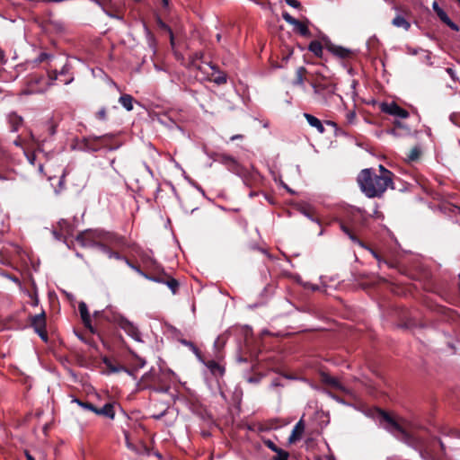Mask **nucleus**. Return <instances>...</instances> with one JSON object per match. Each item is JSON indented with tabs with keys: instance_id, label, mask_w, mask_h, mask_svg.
Instances as JSON below:
<instances>
[{
	"instance_id": "obj_1",
	"label": "nucleus",
	"mask_w": 460,
	"mask_h": 460,
	"mask_svg": "<svg viewBox=\"0 0 460 460\" xmlns=\"http://www.w3.org/2000/svg\"><path fill=\"white\" fill-rule=\"evenodd\" d=\"M357 181L361 191L367 198H380L385 190L393 188V179L378 176L371 168L363 169L358 175Z\"/></svg>"
},
{
	"instance_id": "obj_2",
	"label": "nucleus",
	"mask_w": 460,
	"mask_h": 460,
	"mask_svg": "<svg viewBox=\"0 0 460 460\" xmlns=\"http://www.w3.org/2000/svg\"><path fill=\"white\" fill-rule=\"evenodd\" d=\"M57 79L58 75L56 71L49 73L48 78L41 75H33L28 80L26 87L22 90V93L33 94L44 93Z\"/></svg>"
},
{
	"instance_id": "obj_3",
	"label": "nucleus",
	"mask_w": 460,
	"mask_h": 460,
	"mask_svg": "<svg viewBox=\"0 0 460 460\" xmlns=\"http://www.w3.org/2000/svg\"><path fill=\"white\" fill-rule=\"evenodd\" d=\"M168 374L158 375L155 371L145 374L141 379V382L145 384L144 388H152L156 392L167 393L170 389L169 385L164 384V379Z\"/></svg>"
},
{
	"instance_id": "obj_4",
	"label": "nucleus",
	"mask_w": 460,
	"mask_h": 460,
	"mask_svg": "<svg viewBox=\"0 0 460 460\" xmlns=\"http://www.w3.org/2000/svg\"><path fill=\"white\" fill-rule=\"evenodd\" d=\"M379 109L382 112L395 118L394 126L396 128H405L407 131H410L409 128L404 127L402 122L397 120V119H407L410 116L409 112L406 110L400 107L394 102H382L379 105Z\"/></svg>"
},
{
	"instance_id": "obj_5",
	"label": "nucleus",
	"mask_w": 460,
	"mask_h": 460,
	"mask_svg": "<svg viewBox=\"0 0 460 460\" xmlns=\"http://www.w3.org/2000/svg\"><path fill=\"white\" fill-rule=\"evenodd\" d=\"M314 101L320 104H328L334 94V87L330 84L313 83Z\"/></svg>"
},
{
	"instance_id": "obj_6",
	"label": "nucleus",
	"mask_w": 460,
	"mask_h": 460,
	"mask_svg": "<svg viewBox=\"0 0 460 460\" xmlns=\"http://www.w3.org/2000/svg\"><path fill=\"white\" fill-rule=\"evenodd\" d=\"M31 324L40 337L46 341L48 340V334L46 332L45 313L42 311L40 314L31 316Z\"/></svg>"
},
{
	"instance_id": "obj_7",
	"label": "nucleus",
	"mask_w": 460,
	"mask_h": 460,
	"mask_svg": "<svg viewBox=\"0 0 460 460\" xmlns=\"http://www.w3.org/2000/svg\"><path fill=\"white\" fill-rule=\"evenodd\" d=\"M214 160L226 165L228 168V170L234 172H236L239 170V163L234 156L230 155L225 153H217L214 155Z\"/></svg>"
},
{
	"instance_id": "obj_8",
	"label": "nucleus",
	"mask_w": 460,
	"mask_h": 460,
	"mask_svg": "<svg viewBox=\"0 0 460 460\" xmlns=\"http://www.w3.org/2000/svg\"><path fill=\"white\" fill-rule=\"evenodd\" d=\"M282 17L288 23L293 25L294 29L302 36L310 35V31L308 30L306 23L295 19L288 12H283Z\"/></svg>"
},
{
	"instance_id": "obj_9",
	"label": "nucleus",
	"mask_w": 460,
	"mask_h": 460,
	"mask_svg": "<svg viewBox=\"0 0 460 460\" xmlns=\"http://www.w3.org/2000/svg\"><path fill=\"white\" fill-rule=\"evenodd\" d=\"M119 326L132 339H134L137 341H142L140 332L138 331L137 327L135 326L131 322H129L127 319H121L119 321Z\"/></svg>"
},
{
	"instance_id": "obj_10",
	"label": "nucleus",
	"mask_w": 460,
	"mask_h": 460,
	"mask_svg": "<svg viewBox=\"0 0 460 460\" xmlns=\"http://www.w3.org/2000/svg\"><path fill=\"white\" fill-rule=\"evenodd\" d=\"M305 422L303 419H301L294 427L292 429V432L288 438V442L290 444L295 443L301 439L304 432H305Z\"/></svg>"
},
{
	"instance_id": "obj_11",
	"label": "nucleus",
	"mask_w": 460,
	"mask_h": 460,
	"mask_svg": "<svg viewBox=\"0 0 460 460\" xmlns=\"http://www.w3.org/2000/svg\"><path fill=\"white\" fill-rule=\"evenodd\" d=\"M322 380L324 384L330 385L331 387L336 389V390H339V391H341V392H344V393H348L349 391L344 387V385L335 377H332L327 374H323L322 375Z\"/></svg>"
},
{
	"instance_id": "obj_12",
	"label": "nucleus",
	"mask_w": 460,
	"mask_h": 460,
	"mask_svg": "<svg viewBox=\"0 0 460 460\" xmlns=\"http://www.w3.org/2000/svg\"><path fill=\"white\" fill-rule=\"evenodd\" d=\"M94 413L113 420L115 418L114 405L112 403H106L102 408L95 407Z\"/></svg>"
},
{
	"instance_id": "obj_13",
	"label": "nucleus",
	"mask_w": 460,
	"mask_h": 460,
	"mask_svg": "<svg viewBox=\"0 0 460 460\" xmlns=\"http://www.w3.org/2000/svg\"><path fill=\"white\" fill-rule=\"evenodd\" d=\"M304 117L305 118L308 124L314 128L320 134L324 133V127L319 119L309 113H304Z\"/></svg>"
},
{
	"instance_id": "obj_14",
	"label": "nucleus",
	"mask_w": 460,
	"mask_h": 460,
	"mask_svg": "<svg viewBox=\"0 0 460 460\" xmlns=\"http://www.w3.org/2000/svg\"><path fill=\"white\" fill-rule=\"evenodd\" d=\"M78 309H79L83 323H84V325L87 328L92 330L91 317H90V314H89L88 307H87L86 304L84 302L79 303Z\"/></svg>"
},
{
	"instance_id": "obj_15",
	"label": "nucleus",
	"mask_w": 460,
	"mask_h": 460,
	"mask_svg": "<svg viewBox=\"0 0 460 460\" xmlns=\"http://www.w3.org/2000/svg\"><path fill=\"white\" fill-rule=\"evenodd\" d=\"M383 418L391 426L390 430L392 432H398L403 437L407 436L404 429L398 423H396L387 413L383 412Z\"/></svg>"
},
{
	"instance_id": "obj_16",
	"label": "nucleus",
	"mask_w": 460,
	"mask_h": 460,
	"mask_svg": "<svg viewBox=\"0 0 460 460\" xmlns=\"http://www.w3.org/2000/svg\"><path fill=\"white\" fill-rule=\"evenodd\" d=\"M331 52L341 58H348L351 56L352 51L341 46H332L330 48Z\"/></svg>"
},
{
	"instance_id": "obj_17",
	"label": "nucleus",
	"mask_w": 460,
	"mask_h": 460,
	"mask_svg": "<svg viewBox=\"0 0 460 460\" xmlns=\"http://www.w3.org/2000/svg\"><path fill=\"white\" fill-rule=\"evenodd\" d=\"M437 15L438 16V18L444 22L446 23L449 28H451L452 30L456 31H459V27L454 22L451 21V19L448 17V15L447 14V13L441 9L438 13Z\"/></svg>"
},
{
	"instance_id": "obj_18",
	"label": "nucleus",
	"mask_w": 460,
	"mask_h": 460,
	"mask_svg": "<svg viewBox=\"0 0 460 460\" xmlns=\"http://www.w3.org/2000/svg\"><path fill=\"white\" fill-rule=\"evenodd\" d=\"M392 23L395 27L403 28L405 31H409L411 28V23L402 15H396L393 19Z\"/></svg>"
},
{
	"instance_id": "obj_19",
	"label": "nucleus",
	"mask_w": 460,
	"mask_h": 460,
	"mask_svg": "<svg viewBox=\"0 0 460 460\" xmlns=\"http://www.w3.org/2000/svg\"><path fill=\"white\" fill-rule=\"evenodd\" d=\"M119 102L128 111H130L133 110V102L134 98L130 94H122L119 99Z\"/></svg>"
},
{
	"instance_id": "obj_20",
	"label": "nucleus",
	"mask_w": 460,
	"mask_h": 460,
	"mask_svg": "<svg viewBox=\"0 0 460 460\" xmlns=\"http://www.w3.org/2000/svg\"><path fill=\"white\" fill-rule=\"evenodd\" d=\"M8 121L11 124L12 130L16 131L19 128V127L22 125V117L18 116L15 113H11L8 115Z\"/></svg>"
},
{
	"instance_id": "obj_21",
	"label": "nucleus",
	"mask_w": 460,
	"mask_h": 460,
	"mask_svg": "<svg viewBox=\"0 0 460 460\" xmlns=\"http://www.w3.org/2000/svg\"><path fill=\"white\" fill-rule=\"evenodd\" d=\"M308 49L314 53L316 57H322L323 55V46L317 40H313L310 42L308 46Z\"/></svg>"
},
{
	"instance_id": "obj_22",
	"label": "nucleus",
	"mask_w": 460,
	"mask_h": 460,
	"mask_svg": "<svg viewBox=\"0 0 460 460\" xmlns=\"http://www.w3.org/2000/svg\"><path fill=\"white\" fill-rule=\"evenodd\" d=\"M103 252L107 254L110 259H116L123 261L125 257L119 255L118 252L111 251L104 244H98Z\"/></svg>"
},
{
	"instance_id": "obj_23",
	"label": "nucleus",
	"mask_w": 460,
	"mask_h": 460,
	"mask_svg": "<svg viewBox=\"0 0 460 460\" xmlns=\"http://www.w3.org/2000/svg\"><path fill=\"white\" fill-rule=\"evenodd\" d=\"M123 261L126 262V264L129 268H131L132 270H134L135 271H137L140 275L144 276L145 278H146L148 279H151V280H153L155 282H163V280L160 279L159 278H150V277H147L146 274H145L143 271H141L139 268H137V266L133 265L127 258H125Z\"/></svg>"
},
{
	"instance_id": "obj_24",
	"label": "nucleus",
	"mask_w": 460,
	"mask_h": 460,
	"mask_svg": "<svg viewBox=\"0 0 460 460\" xmlns=\"http://www.w3.org/2000/svg\"><path fill=\"white\" fill-rule=\"evenodd\" d=\"M71 402L74 403H76L78 406H80L84 410L91 411L94 412L95 406L90 402H82L81 400H79L75 397H73Z\"/></svg>"
},
{
	"instance_id": "obj_25",
	"label": "nucleus",
	"mask_w": 460,
	"mask_h": 460,
	"mask_svg": "<svg viewBox=\"0 0 460 460\" xmlns=\"http://www.w3.org/2000/svg\"><path fill=\"white\" fill-rule=\"evenodd\" d=\"M207 366L213 374L218 373L221 376L224 374V368L215 361H209Z\"/></svg>"
},
{
	"instance_id": "obj_26",
	"label": "nucleus",
	"mask_w": 460,
	"mask_h": 460,
	"mask_svg": "<svg viewBox=\"0 0 460 460\" xmlns=\"http://www.w3.org/2000/svg\"><path fill=\"white\" fill-rule=\"evenodd\" d=\"M305 68L304 66H300L296 70V78L294 82V84L303 85L304 84V74L305 73Z\"/></svg>"
},
{
	"instance_id": "obj_27",
	"label": "nucleus",
	"mask_w": 460,
	"mask_h": 460,
	"mask_svg": "<svg viewBox=\"0 0 460 460\" xmlns=\"http://www.w3.org/2000/svg\"><path fill=\"white\" fill-rule=\"evenodd\" d=\"M226 75L220 71H217V75L213 78L214 83H216L217 84H226Z\"/></svg>"
},
{
	"instance_id": "obj_28",
	"label": "nucleus",
	"mask_w": 460,
	"mask_h": 460,
	"mask_svg": "<svg viewBox=\"0 0 460 460\" xmlns=\"http://www.w3.org/2000/svg\"><path fill=\"white\" fill-rule=\"evenodd\" d=\"M420 149L418 147H413L412 149H411L410 153L408 154L407 155V161L408 162H413L415 160H417L420 156Z\"/></svg>"
},
{
	"instance_id": "obj_29",
	"label": "nucleus",
	"mask_w": 460,
	"mask_h": 460,
	"mask_svg": "<svg viewBox=\"0 0 460 460\" xmlns=\"http://www.w3.org/2000/svg\"><path fill=\"white\" fill-rule=\"evenodd\" d=\"M158 25L161 29L166 31L169 33L171 44L173 45L174 38H173V34H172L171 28L166 23H164L163 21H161L160 19L158 20Z\"/></svg>"
},
{
	"instance_id": "obj_30",
	"label": "nucleus",
	"mask_w": 460,
	"mask_h": 460,
	"mask_svg": "<svg viewBox=\"0 0 460 460\" xmlns=\"http://www.w3.org/2000/svg\"><path fill=\"white\" fill-rule=\"evenodd\" d=\"M58 226L60 227V230L65 232L66 234H70L72 231L71 226L68 224V222L65 219H61L58 222Z\"/></svg>"
},
{
	"instance_id": "obj_31",
	"label": "nucleus",
	"mask_w": 460,
	"mask_h": 460,
	"mask_svg": "<svg viewBox=\"0 0 460 460\" xmlns=\"http://www.w3.org/2000/svg\"><path fill=\"white\" fill-rule=\"evenodd\" d=\"M103 361L106 364V366L110 368L111 372H112V373H118L120 370H124L123 367H117L111 366V362L107 358H105ZM125 371L127 373L130 374V372L128 370L125 369Z\"/></svg>"
},
{
	"instance_id": "obj_32",
	"label": "nucleus",
	"mask_w": 460,
	"mask_h": 460,
	"mask_svg": "<svg viewBox=\"0 0 460 460\" xmlns=\"http://www.w3.org/2000/svg\"><path fill=\"white\" fill-rule=\"evenodd\" d=\"M46 129L50 136H54L57 132V125L53 121H49L46 124Z\"/></svg>"
},
{
	"instance_id": "obj_33",
	"label": "nucleus",
	"mask_w": 460,
	"mask_h": 460,
	"mask_svg": "<svg viewBox=\"0 0 460 460\" xmlns=\"http://www.w3.org/2000/svg\"><path fill=\"white\" fill-rule=\"evenodd\" d=\"M276 453H277V456H275L272 460H288V452L280 449Z\"/></svg>"
},
{
	"instance_id": "obj_34",
	"label": "nucleus",
	"mask_w": 460,
	"mask_h": 460,
	"mask_svg": "<svg viewBox=\"0 0 460 460\" xmlns=\"http://www.w3.org/2000/svg\"><path fill=\"white\" fill-rule=\"evenodd\" d=\"M379 171H380V174H378V176H385L386 178H392L393 179V172H390L389 170H387L386 168H385L382 164L379 165Z\"/></svg>"
},
{
	"instance_id": "obj_35",
	"label": "nucleus",
	"mask_w": 460,
	"mask_h": 460,
	"mask_svg": "<svg viewBox=\"0 0 460 460\" xmlns=\"http://www.w3.org/2000/svg\"><path fill=\"white\" fill-rule=\"evenodd\" d=\"M165 283L168 286V288L172 291L173 294L176 293L179 284L175 279H172L170 280H167Z\"/></svg>"
},
{
	"instance_id": "obj_36",
	"label": "nucleus",
	"mask_w": 460,
	"mask_h": 460,
	"mask_svg": "<svg viewBox=\"0 0 460 460\" xmlns=\"http://www.w3.org/2000/svg\"><path fill=\"white\" fill-rule=\"evenodd\" d=\"M346 119L349 124H354L356 120V112L354 111H349L346 114Z\"/></svg>"
},
{
	"instance_id": "obj_37",
	"label": "nucleus",
	"mask_w": 460,
	"mask_h": 460,
	"mask_svg": "<svg viewBox=\"0 0 460 460\" xmlns=\"http://www.w3.org/2000/svg\"><path fill=\"white\" fill-rule=\"evenodd\" d=\"M124 435H125L127 447L129 448L130 450H136L135 446L129 441L128 432L124 431Z\"/></svg>"
},
{
	"instance_id": "obj_38",
	"label": "nucleus",
	"mask_w": 460,
	"mask_h": 460,
	"mask_svg": "<svg viewBox=\"0 0 460 460\" xmlns=\"http://www.w3.org/2000/svg\"><path fill=\"white\" fill-rule=\"evenodd\" d=\"M286 3L293 8H299L301 5L300 2L297 0H286Z\"/></svg>"
},
{
	"instance_id": "obj_39",
	"label": "nucleus",
	"mask_w": 460,
	"mask_h": 460,
	"mask_svg": "<svg viewBox=\"0 0 460 460\" xmlns=\"http://www.w3.org/2000/svg\"><path fill=\"white\" fill-rule=\"evenodd\" d=\"M67 172L66 170H64L61 177H60V180H59V189L60 190H63L64 189V186H65V178H66V175Z\"/></svg>"
},
{
	"instance_id": "obj_40",
	"label": "nucleus",
	"mask_w": 460,
	"mask_h": 460,
	"mask_svg": "<svg viewBox=\"0 0 460 460\" xmlns=\"http://www.w3.org/2000/svg\"><path fill=\"white\" fill-rule=\"evenodd\" d=\"M135 364H136V366H137V367L142 368V367H145V365H146V360H145V359H143V358H139V357H137V358H136V363H135Z\"/></svg>"
},
{
	"instance_id": "obj_41",
	"label": "nucleus",
	"mask_w": 460,
	"mask_h": 460,
	"mask_svg": "<svg viewBox=\"0 0 460 460\" xmlns=\"http://www.w3.org/2000/svg\"><path fill=\"white\" fill-rule=\"evenodd\" d=\"M51 58V56H50L49 54L43 52V53H40V56H39V58H38V60H39L40 62H42V61H44V60H46V59H49V58Z\"/></svg>"
},
{
	"instance_id": "obj_42",
	"label": "nucleus",
	"mask_w": 460,
	"mask_h": 460,
	"mask_svg": "<svg viewBox=\"0 0 460 460\" xmlns=\"http://www.w3.org/2000/svg\"><path fill=\"white\" fill-rule=\"evenodd\" d=\"M266 445L268 446V447H270L271 450H273L274 452H278L279 449L275 446V444L272 442V441H267L266 442Z\"/></svg>"
},
{
	"instance_id": "obj_43",
	"label": "nucleus",
	"mask_w": 460,
	"mask_h": 460,
	"mask_svg": "<svg viewBox=\"0 0 460 460\" xmlns=\"http://www.w3.org/2000/svg\"><path fill=\"white\" fill-rule=\"evenodd\" d=\"M432 9L436 13H438L442 8L438 5V4L435 1L432 4Z\"/></svg>"
},
{
	"instance_id": "obj_44",
	"label": "nucleus",
	"mask_w": 460,
	"mask_h": 460,
	"mask_svg": "<svg viewBox=\"0 0 460 460\" xmlns=\"http://www.w3.org/2000/svg\"><path fill=\"white\" fill-rule=\"evenodd\" d=\"M98 117L101 119H104L106 118V111H105V109H102L101 111H99Z\"/></svg>"
},
{
	"instance_id": "obj_45",
	"label": "nucleus",
	"mask_w": 460,
	"mask_h": 460,
	"mask_svg": "<svg viewBox=\"0 0 460 460\" xmlns=\"http://www.w3.org/2000/svg\"><path fill=\"white\" fill-rule=\"evenodd\" d=\"M447 73L453 78L455 79V76H456V74H455V71L453 68L451 67H447Z\"/></svg>"
},
{
	"instance_id": "obj_46",
	"label": "nucleus",
	"mask_w": 460,
	"mask_h": 460,
	"mask_svg": "<svg viewBox=\"0 0 460 460\" xmlns=\"http://www.w3.org/2000/svg\"><path fill=\"white\" fill-rule=\"evenodd\" d=\"M243 135H240V134H237V135H234L230 137V140L231 141H234V140H238V139H243Z\"/></svg>"
},
{
	"instance_id": "obj_47",
	"label": "nucleus",
	"mask_w": 460,
	"mask_h": 460,
	"mask_svg": "<svg viewBox=\"0 0 460 460\" xmlns=\"http://www.w3.org/2000/svg\"><path fill=\"white\" fill-rule=\"evenodd\" d=\"M26 155H27V158H28V161L30 162V164H33L34 160H35V155L33 154H29Z\"/></svg>"
},
{
	"instance_id": "obj_48",
	"label": "nucleus",
	"mask_w": 460,
	"mask_h": 460,
	"mask_svg": "<svg viewBox=\"0 0 460 460\" xmlns=\"http://www.w3.org/2000/svg\"><path fill=\"white\" fill-rule=\"evenodd\" d=\"M342 229H343V231H344L346 234H349V238H350L352 241L356 242V238H355L352 234H349V230H348L345 226H342Z\"/></svg>"
},
{
	"instance_id": "obj_49",
	"label": "nucleus",
	"mask_w": 460,
	"mask_h": 460,
	"mask_svg": "<svg viewBox=\"0 0 460 460\" xmlns=\"http://www.w3.org/2000/svg\"><path fill=\"white\" fill-rule=\"evenodd\" d=\"M325 124H327V125H329V126H331L332 128H337V124L334 121H332V120H326Z\"/></svg>"
},
{
	"instance_id": "obj_50",
	"label": "nucleus",
	"mask_w": 460,
	"mask_h": 460,
	"mask_svg": "<svg viewBox=\"0 0 460 460\" xmlns=\"http://www.w3.org/2000/svg\"><path fill=\"white\" fill-rule=\"evenodd\" d=\"M25 456L27 460H35L34 457L27 451L25 452Z\"/></svg>"
},
{
	"instance_id": "obj_51",
	"label": "nucleus",
	"mask_w": 460,
	"mask_h": 460,
	"mask_svg": "<svg viewBox=\"0 0 460 460\" xmlns=\"http://www.w3.org/2000/svg\"><path fill=\"white\" fill-rule=\"evenodd\" d=\"M387 133L390 135H393V136H397L395 128H392V129L388 130Z\"/></svg>"
},
{
	"instance_id": "obj_52",
	"label": "nucleus",
	"mask_w": 460,
	"mask_h": 460,
	"mask_svg": "<svg viewBox=\"0 0 460 460\" xmlns=\"http://www.w3.org/2000/svg\"><path fill=\"white\" fill-rule=\"evenodd\" d=\"M9 279L20 285V280L18 279V278L11 276Z\"/></svg>"
},
{
	"instance_id": "obj_53",
	"label": "nucleus",
	"mask_w": 460,
	"mask_h": 460,
	"mask_svg": "<svg viewBox=\"0 0 460 460\" xmlns=\"http://www.w3.org/2000/svg\"><path fill=\"white\" fill-rule=\"evenodd\" d=\"M53 234H54V236H55L57 239H58V240H59V239H61V234H59L57 231H54V232H53Z\"/></svg>"
},
{
	"instance_id": "obj_54",
	"label": "nucleus",
	"mask_w": 460,
	"mask_h": 460,
	"mask_svg": "<svg viewBox=\"0 0 460 460\" xmlns=\"http://www.w3.org/2000/svg\"><path fill=\"white\" fill-rule=\"evenodd\" d=\"M0 275H2V276H3V277H4V278H7V279H10V277H11L9 274L4 273V272H3V271H0Z\"/></svg>"
},
{
	"instance_id": "obj_55",
	"label": "nucleus",
	"mask_w": 460,
	"mask_h": 460,
	"mask_svg": "<svg viewBox=\"0 0 460 460\" xmlns=\"http://www.w3.org/2000/svg\"><path fill=\"white\" fill-rule=\"evenodd\" d=\"M66 72V66H64L62 70H61V74H64Z\"/></svg>"
},
{
	"instance_id": "obj_56",
	"label": "nucleus",
	"mask_w": 460,
	"mask_h": 460,
	"mask_svg": "<svg viewBox=\"0 0 460 460\" xmlns=\"http://www.w3.org/2000/svg\"><path fill=\"white\" fill-rule=\"evenodd\" d=\"M217 41H220L221 40V34H217Z\"/></svg>"
},
{
	"instance_id": "obj_57",
	"label": "nucleus",
	"mask_w": 460,
	"mask_h": 460,
	"mask_svg": "<svg viewBox=\"0 0 460 460\" xmlns=\"http://www.w3.org/2000/svg\"><path fill=\"white\" fill-rule=\"evenodd\" d=\"M39 171H40V172H43V165H42V164H40V165H39Z\"/></svg>"
},
{
	"instance_id": "obj_58",
	"label": "nucleus",
	"mask_w": 460,
	"mask_h": 460,
	"mask_svg": "<svg viewBox=\"0 0 460 460\" xmlns=\"http://www.w3.org/2000/svg\"><path fill=\"white\" fill-rule=\"evenodd\" d=\"M38 303H39L38 298H35V300H34V302H33V305H38Z\"/></svg>"
},
{
	"instance_id": "obj_59",
	"label": "nucleus",
	"mask_w": 460,
	"mask_h": 460,
	"mask_svg": "<svg viewBox=\"0 0 460 460\" xmlns=\"http://www.w3.org/2000/svg\"><path fill=\"white\" fill-rule=\"evenodd\" d=\"M71 81H72V79L66 80V81H65V82H64V84H69Z\"/></svg>"
},
{
	"instance_id": "obj_60",
	"label": "nucleus",
	"mask_w": 460,
	"mask_h": 460,
	"mask_svg": "<svg viewBox=\"0 0 460 460\" xmlns=\"http://www.w3.org/2000/svg\"><path fill=\"white\" fill-rule=\"evenodd\" d=\"M163 2H164V5H167V4H168V0H163Z\"/></svg>"
},
{
	"instance_id": "obj_61",
	"label": "nucleus",
	"mask_w": 460,
	"mask_h": 460,
	"mask_svg": "<svg viewBox=\"0 0 460 460\" xmlns=\"http://www.w3.org/2000/svg\"><path fill=\"white\" fill-rule=\"evenodd\" d=\"M196 57H197V58H201V57H202V54H200V53H197V54H196Z\"/></svg>"
},
{
	"instance_id": "obj_62",
	"label": "nucleus",
	"mask_w": 460,
	"mask_h": 460,
	"mask_svg": "<svg viewBox=\"0 0 460 460\" xmlns=\"http://www.w3.org/2000/svg\"><path fill=\"white\" fill-rule=\"evenodd\" d=\"M212 69H214V71L217 72V68H215V66H211Z\"/></svg>"
},
{
	"instance_id": "obj_63",
	"label": "nucleus",
	"mask_w": 460,
	"mask_h": 460,
	"mask_svg": "<svg viewBox=\"0 0 460 460\" xmlns=\"http://www.w3.org/2000/svg\"><path fill=\"white\" fill-rule=\"evenodd\" d=\"M212 69H214V71L217 72V68H215V66H211Z\"/></svg>"
},
{
	"instance_id": "obj_64",
	"label": "nucleus",
	"mask_w": 460,
	"mask_h": 460,
	"mask_svg": "<svg viewBox=\"0 0 460 460\" xmlns=\"http://www.w3.org/2000/svg\"><path fill=\"white\" fill-rule=\"evenodd\" d=\"M460 4V0H456Z\"/></svg>"
}]
</instances>
